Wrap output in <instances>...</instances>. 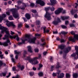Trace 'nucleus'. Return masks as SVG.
I'll list each match as a JSON object with an SVG mask.
<instances>
[{
	"mask_svg": "<svg viewBox=\"0 0 78 78\" xmlns=\"http://www.w3.org/2000/svg\"><path fill=\"white\" fill-rule=\"evenodd\" d=\"M41 56V54H39L38 57H36L33 58H31L30 57H28L27 58V59L29 60L30 62H32L33 61H34L35 60L37 59H39Z\"/></svg>",
	"mask_w": 78,
	"mask_h": 78,
	"instance_id": "obj_6",
	"label": "nucleus"
},
{
	"mask_svg": "<svg viewBox=\"0 0 78 78\" xmlns=\"http://www.w3.org/2000/svg\"><path fill=\"white\" fill-rule=\"evenodd\" d=\"M66 78H69V73H66Z\"/></svg>",
	"mask_w": 78,
	"mask_h": 78,
	"instance_id": "obj_47",
	"label": "nucleus"
},
{
	"mask_svg": "<svg viewBox=\"0 0 78 78\" xmlns=\"http://www.w3.org/2000/svg\"><path fill=\"white\" fill-rule=\"evenodd\" d=\"M12 70H13V71H16V70H17L16 68L14 67L12 68Z\"/></svg>",
	"mask_w": 78,
	"mask_h": 78,
	"instance_id": "obj_48",
	"label": "nucleus"
},
{
	"mask_svg": "<svg viewBox=\"0 0 78 78\" xmlns=\"http://www.w3.org/2000/svg\"><path fill=\"white\" fill-rule=\"evenodd\" d=\"M50 1L52 5H53L54 4H56V0H50Z\"/></svg>",
	"mask_w": 78,
	"mask_h": 78,
	"instance_id": "obj_21",
	"label": "nucleus"
},
{
	"mask_svg": "<svg viewBox=\"0 0 78 78\" xmlns=\"http://www.w3.org/2000/svg\"><path fill=\"white\" fill-rule=\"evenodd\" d=\"M52 75L53 76H56V73H53L52 74Z\"/></svg>",
	"mask_w": 78,
	"mask_h": 78,
	"instance_id": "obj_58",
	"label": "nucleus"
},
{
	"mask_svg": "<svg viewBox=\"0 0 78 78\" xmlns=\"http://www.w3.org/2000/svg\"><path fill=\"white\" fill-rule=\"evenodd\" d=\"M29 73L30 76H33V75H34V72H30V73Z\"/></svg>",
	"mask_w": 78,
	"mask_h": 78,
	"instance_id": "obj_49",
	"label": "nucleus"
},
{
	"mask_svg": "<svg viewBox=\"0 0 78 78\" xmlns=\"http://www.w3.org/2000/svg\"><path fill=\"white\" fill-rule=\"evenodd\" d=\"M27 54V51H24V55H23V56L24 57H25V55Z\"/></svg>",
	"mask_w": 78,
	"mask_h": 78,
	"instance_id": "obj_38",
	"label": "nucleus"
},
{
	"mask_svg": "<svg viewBox=\"0 0 78 78\" xmlns=\"http://www.w3.org/2000/svg\"><path fill=\"white\" fill-rule=\"evenodd\" d=\"M64 53H69V48L65 49L63 51Z\"/></svg>",
	"mask_w": 78,
	"mask_h": 78,
	"instance_id": "obj_19",
	"label": "nucleus"
},
{
	"mask_svg": "<svg viewBox=\"0 0 78 78\" xmlns=\"http://www.w3.org/2000/svg\"><path fill=\"white\" fill-rule=\"evenodd\" d=\"M50 61H53V57H51L50 58Z\"/></svg>",
	"mask_w": 78,
	"mask_h": 78,
	"instance_id": "obj_62",
	"label": "nucleus"
},
{
	"mask_svg": "<svg viewBox=\"0 0 78 78\" xmlns=\"http://www.w3.org/2000/svg\"><path fill=\"white\" fill-rule=\"evenodd\" d=\"M73 77L75 78H76L78 77V74L75 73L73 74Z\"/></svg>",
	"mask_w": 78,
	"mask_h": 78,
	"instance_id": "obj_26",
	"label": "nucleus"
},
{
	"mask_svg": "<svg viewBox=\"0 0 78 78\" xmlns=\"http://www.w3.org/2000/svg\"><path fill=\"white\" fill-rule=\"evenodd\" d=\"M23 19L24 22H27V20H26V19H25V18H23Z\"/></svg>",
	"mask_w": 78,
	"mask_h": 78,
	"instance_id": "obj_63",
	"label": "nucleus"
},
{
	"mask_svg": "<svg viewBox=\"0 0 78 78\" xmlns=\"http://www.w3.org/2000/svg\"><path fill=\"white\" fill-rule=\"evenodd\" d=\"M31 11L33 13H34V14H35V13H36L37 12V11L36 10H32Z\"/></svg>",
	"mask_w": 78,
	"mask_h": 78,
	"instance_id": "obj_36",
	"label": "nucleus"
},
{
	"mask_svg": "<svg viewBox=\"0 0 78 78\" xmlns=\"http://www.w3.org/2000/svg\"><path fill=\"white\" fill-rule=\"evenodd\" d=\"M0 30H2L1 33H3L4 31H5L6 34L5 35V37H3V39L4 40H6V41L4 43H2L0 42V45H3L4 46H8V43L10 42L9 38V31H6L7 30V28L1 25H0Z\"/></svg>",
	"mask_w": 78,
	"mask_h": 78,
	"instance_id": "obj_1",
	"label": "nucleus"
},
{
	"mask_svg": "<svg viewBox=\"0 0 78 78\" xmlns=\"http://www.w3.org/2000/svg\"><path fill=\"white\" fill-rule=\"evenodd\" d=\"M40 21L39 20H37L36 22V23L37 25H39L40 24Z\"/></svg>",
	"mask_w": 78,
	"mask_h": 78,
	"instance_id": "obj_46",
	"label": "nucleus"
},
{
	"mask_svg": "<svg viewBox=\"0 0 78 78\" xmlns=\"http://www.w3.org/2000/svg\"><path fill=\"white\" fill-rule=\"evenodd\" d=\"M35 36L36 37H40V36H41V34H35Z\"/></svg>",
	"mask_w": 78,
	"mask_h": 78,
	"instance_id": "obj_32",
	"label": "nucleus"
},
{
	"mask_svg": "<svg viewBox=\"0 0 78 78\" xmlns=\"http://www.w3.org/2000/svg\"><path fill=\"white\" fill-rule=\"evenodd\" d=\"M57 66H56V69H59L61 66H59V63L57 62Z\"/></svg>",
	"mask_w": 78,
	"mask_h": 78,
	"instance_id": "obj_25",
	"label": "nucleus"
},
{
	"mask_svg": "<svg viewBox=\"0 0 78 78\" xmlns=\"http://www.w3.org/2000/svg\"><path fill=\"white\" fill-rule=\"evenodd\" d=\"M61 72V71L60 70H58L57 71V74H58V78H63V77H64V74L63 73H60V76H59V73H60Z\"/></svg>",
	"mask_w": 78,
	"mask_h": 78,
	"instance_id": "obj_9",
	"label": "nucleus"
},
{
	"mask_svg": "<svg viewBox=\"0 0 78 78\" xmlns=\"http://www.w3.org/2000/svg\"><path fill=\"white\" fill-rule=\"evenodd\" d=\"M16 9H12L10 10V11H11L12 12V15L13 17L15 18H19V14L17 12V10L20 9V7L19 6H16Z\"/></svg>",
	"mask_w": 78,
	"mask_h": 78,
	"instance_id": "obj_3",
	"label": "nucleus"
},
{
	"mask_svg": "<svg viewBox=\"0 0 78 78\" xmlns=\"http://www.w3.org/2000/svg\"><path fill=\"white\" fill-rule=\"evenodd\" d=\"M50 9L51 11H53L55 10V8L53 6L51 8H50Z\"/></svg>",
	"mask_w": 78,
	"mask_h": 78,
	"instance_id": "obj_39",
	"label": "nucleus"
},
{
	"mask_svg": "<svg viewBox=\"0 0 78 78\" xmlns=\"http://www.w3.org/2000/svg\"><path fill=\"white\" fill-rule=\"evenodd\" d=\"M69 23V21H65V25H67Z\"/></svg>",
	"mask_w": 78,
	"mask_h": 78,
	"instance_id": "obj_61",
	"label": "nucleus"
},
{
	"mask_svg": "<svg viewBox=\"0 0 78 78\" xmlns=\"http://www.w3.org/2000/svg\"><path fill=\"white\" fill-rule=\"evenodd\" d=\"M9 20H13V18H12V16H10L9 17Z\"/></svg>",
	"mask_w": 78,
	"mask_h": 78,
	"instance_id": "obj_31",
	"label": "nucleus"
},
{
	"mask_svg": "<svg viewBox=\"0 0 78 78\" xmlns=\"http://www.w3.org/2000/svg\"><path fill=\"white\" fill-rule=\"evenodd\" d=\"M52 23L55 25H57V24H58V22H57L56 20H55L52 22Z\"/></svg>",
	"mask_w": 78,
	"mask_h": 78,
	"instance_id": "obj_24",
	"label": "nucleus"
},
{
	"mask_svg": "<svg viewBox=\"0 0 78 78\" xmlns=\"http://www.w3.org/2000/svg\"><path fill=\"white\" fill-rule=\"evenodd\" d=\"M56 21L57 22H58V23H59V22H61V20H60V19L59 18H57L56 20Z\"/></svg>",
	"mask_w": 78,
	"mask_h": 78,
	"instance_id": "obj_28",
	"label": "nucleus"
},
{
	"mask_svg": "<svg viewBox=\"0 0 78 78\" xmlns=\"http://www.w3.org/2000/svg\"><path fill=\"white\" fill-rule=\"evenodd\" d=\"M6 25H7V27H8L11 26L12 27L13 29L14 28H15L16 27V25H15L13 22H9L8 20L6 21Z\"/></svg>",
	"mask_w": 78,
	"mask_h": 78,
	"instance_id": "obj_7",
	"label": "nucleus"
},
{
	"mask_svg": "<svg viewBox=\"0 0 78 78\" xmlns=\"http://www.w3.org/2000/svg\"><path fill=\"white\" fill-rule=\"evenodd\" d=\"M27 6V5L25 4H23V5L20 7V9H22V10H24L25 9V8Z\"/></svg>",
	"mask_w": 78,
	"mask_h": 78,
	"instance_id": "obj_15",
	"label": "nucleus"
},
{
	"mask_svg": "<svg viewBox=\"0 0 78 78\" xmlns=\"http://www.w3.org/2000/svg\"><path fill=\"white\" fill-rule=\"evenodd\" d=\"M50 9V7H45L44 8V10L46 11V14L44 16L45 18L47 19L48 20H51V13L48 12V11H49Z\"/></svg>",
	"mask_w": 78,
	"mask_h": 78,
	"instance_id": "obj_4",
	"label": "nucleus"
},
{
	"mask_svg": "<svg viewBox=\"0 0 78 78\" xmlns=\"http://www.w3.org/2000/svg\"><path fill=\"white\" fill-rule=\"evenodd\" d=\"M35 52H38V51H39V49H35Z\"/></svg>",
	"mask_w": 78,
	"mask_h": 78,
	"instance_id": "obj_55",
	"label": "nucleus"
},
{
	"mask_svg": "<svg viewBox=\"0 0 78 78\" xmlns=\"http://www.w3.org/2000/svg\"><path fill=\"white\" fill-rule=\"evenodd\" d=\"M36 3L37 4H40L41 6H44L45 5V3L44 1L41 0H37L36 1Z\"/></svg>",
	"mask_w": 78,
	"mask_h": 78,
	"instance_id": "obj_8",
	"label": "nucleus"
},
{
	"mask_svg": "<svg viewBox=\"0 0 78 78\" xmlns=\"http://www.w3.org/2000/svg\"><path fill=\"white\" fill-rule=\"evenodd\" d=\"M61 33L62 34H67V33L64 31H62V32H61Z\"/></svg>",
	"mask_w": 78,
	"mask_h": 78,
	"instance_id": "obj_44",
	"label": "nucleus"
},
{
	"mask_svg": "<svg viewBox=\"0 0 78 78\" xmlns=\"http://www.w3.org/2000/svg\"><path fill=\"white\" fill-rule=\"evenodd\" d=\"M61 19L63 20H66V19H69V17L67 16H62Z\"/></svg>",
	"mask_w": 78,
	"mask_h": 78,
	"instance_id": "obj_20",
	"label": "nucleus"
},
{
	"mask_svg": "<svg viewBox=\"0 0 78 78\" xmlns=\"http://www.w3.org/2000/svg\"><path fill=\"white\" fill-rule=\"evenodd\" d=\"M35 17H38V13L37 12L35 13Z\"/></svg>",
	"mask_w": 78,
	"mask_h": 78,
	"instance_id": "obj_45",
	"label": "nucleus"
},
{
	"mask_svg": "<svg viewBox=\"0 0 78 78\" xmlns=\"http://www.w3.org/2000/svg\"><path fill=\"white\" fill-rule=\"evenodd\" d=\"M22 24L21 23H20L18 25V28H20V27H22Z\"/></svg>",
	"mask_w": 78,
	"mask_h": 78,
	"instance_id": "obj_35",
	"label": "nucleus"
},
{
	"mask_svg": "<svg viewBox=\"0 0 78 78\" xmlns=\"http://www.w3.org/2000/svg\"><path fill=\"white\" fill-rule=\"evenodd\" d=\"M18 67L20 68V70L22 71L24 69H25V66L23 65L21 66L20 65H19L18 66Z\"/></svg>",
	"mask_w": 78,
	"mask_h": 78,
	"instance_id": "obj_14",
	"label": "nucleus"
},
{
	"mask_svg": "<svg viewBox=\"0 0 78 78\" xmlns=\"http://www.w3.org/2000/svg\"><path fill=\"white\" fill-rule=\"evenodd\" d=\"M74 17H75V18H77V17H78V15H77V14H75L74 16Z\"/></svg>",
	"mask_w": 78,
	"mask_h": 78,
	"instance_id": "obj_57",
	"label": "nucleus"
},
{
	"mask_svg": "<svg viewBox=\"0 0 78 78\" xmlns=\"http://www.w3.org/2000/svg\"><path fill=\"white\" fill-rule=\"evenodd\" d=\"M71 48H72L70 47H69V51H70L71 50Z\"/></svg>",
	"mask_w": 78,
	"mask_h": 78,
	"instance_id": "obj_64",
	"label": "nucleus"
},
{
	"mask_svg": "<svg viewBox=\"0 0 78 78\" xmlns=\"http://www.w3.org/2000/svg\"><path fill=\"white\" fill-rule=\"evenodd\" d=\"M66 47V45L62 44L58 46V48H60L61 50H63L64 48V47Z\"/></svg>",
	"mask_w": 78,
	"mask_h": 78,
	"instance_id": "obj_18",
	"label": "nucleus"
},
{
	"mask_svg": "<svg viewBox=\"0 0 78 78\" xmlns=\"http://www.w3.org/2000/svg\"><path fill=\"white\" fill-rule=\"evenodd\" d=\"M11 60L13 62H14V63H16V62H15V59H14V58H12Z\"/></svg>",
	"mask_w": 78,
	"mask_h": 78,
	"instance_id": "obj_42",
	"label": "nucleus"
},
{
	"mask_svg": "<svg viewBox=\"0 0 78 78\" xmlns=\"http://www.w3.org/2000/svg\"><path fill=\"white\" fill-rule=\"evenodd\" d=\"M69 26L70 27H75V25L73 24H70Z\"/></svg>",
	"mask_w": 78,
	"mask_h": 78,
	"instance_id": "obj_41",
	"label": "nucleus"
},
{
	"mask_svg": "<svg viewBox=\"0 0 78 78\" xmlns=\"http://www.w3.org/2000/svg\"><path fill=\"white\" fill-rule=\"evenodd\" d=\"M54 68V66H51V68L50 71H53V69Z\"/></svg>",
	"mask_w": 78,
	"mask_h": 78,
	"instance_id": "obj_40",
	"label": "nucleus"
},
{
	"mask_svg": "<svg viewBox=\"0 0 78 78\" xmlns=\"http://www.w3.org/2000/svg\"><path fill=\"white\" fill-rule=\"evenodd\" d=\"M70 33L72 35H74V38H72V37H69V41L74 42H75L76 39L78 40V35L75 34V33L74 31H72Z\"/></svg>",
	"mask_w": 78,
	"mask_h": 78,
	"instance_id": "obj_5",
	"label": "nucleus"
},
{
	"mask_svg": "<svg viewBox=\"0 0 78 78\" xmlns=\"http://www.w3.org/2000/svg\"><path fill=\"white\" fill-rule=\"evenodd\" d=\"M6 14L7 15H8V16H9L10 15V13L9 12H6Z\"/></svg>",
	"mask_w": 78,
	"mask_h": 78,
	"instance_id": "obj_52",
	"label": "nucleus"
},
{
	"mask_svg": "<svg viewBox=\"0 0 78 78\" xmlns=\"http://www.w3.org/2000/svg\"><path fill=\"white\" fill-rule=\"evenodd\" d=\"M3 62L1 60H0V69L1 66H2V65H3Z\"/></svg>",
	"mask_w": 78,
	"mask_h": 78,
	"instance_id": "obj_34",
	"label": "nucleus"
},
{
	"mask_svg": "<svg viewBox=\"0 0 78 78\" xmlns=\"http://www.w3.org/2000/svg\"><path fill=\"white\" fill-rule=\"evenodd\" d=\"M43 30L44 33H48L49 32V30H46V28H47V27H44L43 28Z\"/></svg>",
	"mask_w": 78,
	"mask_h": 78,
	"instance_id": "obj_16",
	"label": "nucleus"
},
{
	"mask_svg": "<svg viewBox=\"0 0 78 78\" xmlns=\"http://www.w3.org/2000/svg\"><path fill=\"white\" fill-rule=\"evenodd\" d=\"M28 49V51H29V52H30V53H32L33 51H32L31 47L30 46H28L27 47Z\"/></svg>",
	"mask_w": 78,
	"mask_h": 78,
	"instance_id": "obj_17",
	"label": "nucleus"
},
{
	"mask_svg": "<svg viewBox=\"0 0 78 78\" xmlns=\"http://www.w3.org/2000/svg\"><path fill=\"white\" fill-rule=\"evenodd\" d=\"M76 12V11L72 10L71 11V13L72 15H74L75 13Z\"/></svg>",
	"mask_w": 78,
	"mask_h": 78,
	"instance_id": "obj_27",
	"label": "nucleus"
},
{
	"mask_svg": "<svg viewBox=\"0 0 78 78\" xmlns=\"http://www.w3.org/2000/svg\"><path fill=\"white\" fill-rule=\"evenodd\" d=\"M34 3H30V6L31 7H34Z\"/></svg>",
	"mask_w": 78,
	"mask_h": 78,
	"instance_id": "obj_33",
	"label": "nucleus"
},
{
	"mask_svg": "<svg viewBox=\"0 0 78 78\" xmlns=\"http://www.w3.org/2000/svg\"><path fill=\"white\" fill-rule=\"evenodd\" d=\"M47 53V51H44L43 52V55L44 56H45V55H46V54Z\"/></svg>",
	"mask_w": 78,
	"mask_h": 78,
	"instance_id": "obj_50",
	"label": "nucleus"
},
{
	"mask_svg": "<svg viewBox=\"0 0 78 78\" xmlns=\"http://www.w3.org/2000/svg\"><path fill=\"white\" fill-rule=\"evenodd\" d=\"M38 75L40 76H42L43 75V73L40 72L38 74Z\"/></svg>",
	"mask_w": 78,
	"mask_h": 78,
	"instance_id": "obj_29",
	"label": "nucleus"
},
{
	"mask_svg": "<svg viewBox=\"0 0 78 78\" xmlns=\"http://www.w3.org/2000/svg\"><path fill=\"white\" fill-rule=\"evenodd\" d=\"M18 35H16L12 37L11 36H10V34H9V37L11 39H12V38L15 39L16 37V39L17 41H19V37H18Z\"/></svg>",
	"mask_w": 78,
	"mask_h": 78,
	"instance_id": "obj_11",
	"label": "nucleus"
},
{
	"mask_svg": "<svg viewBox=\"0 0 78 78\" xmlns=\"http://www.w3.org/2000/svg\"><path fill=\"white\" fill-rule=\"evenodd\" d=\"M39 67H40L41 68V67H42V66H43V65L41 64H39Z\"/></svg>",
	"mask_w": 78,
	"mask_h": 78,
	"instance_id": "obj_56",
	"label": "nucleus"
},
{
	"mask_svg": "<svg viewBox=\"0 0 78 78\" xmlns=\"http://www.w3.org/2000/svg\"><path fill=\"white\" fill-rule=\"evenodd\" d=\"M2 74L3 76H6V73H2Z\"/></svg>",
	"mask_w": 78,
	"mask_h": 78,
	"instance_id": "obj_43",
	"label": "nucleus"
},
{
	"mask_svg": "<svg viewBox=\"0 0 78 78\" xmlns=\"http://www.w3.org/2000/svg\"><path fill=\"white\" fill-rule=\"evenodd\" d=\"M61 42L62 43V42H64L65 41H64V39H61L60 40Z\"/></svg>",
	"mask_w": 78,
	"mask_h": 78,
	"instance_id": "obj_51",
	"label": "nucleus"
},
{
	"mask_svg": "<svg viewBox=\"0 0 78 78\" xmlns=\"http://www.w3.org/2000/svg\"><path fill=\"white\" fill-rule=\"evenodd\" d=\"M10 75H11V73H9V74L6 76V78H9V77Z\"/></svg>",
	"mask_w": 78,
	"mask_h": 78,
	"instance_id": "obj_60",
	"label": "nucleus"
},
{
	"mask_svg": "<svg viewBox=\"0 0 78 78\" xmlns=\"http://www.w3.org/2000/svg\"><path fill=\"white\" fill-rule=\"evenodd\" d=\"M63 9L61 8H59L57 10H56L55 12V14H59L60 13H61V12L62 11Z\"/></svg>",
	"mask_w": 78,
	"mask_h": 78,
	"instance_id": "obj_10",
	"label": "nucleus"
},
{
	"mask_svg": "<svg viewBox=\"0 0 78 78\" xmlns=\"http://www.w3.org/2000/svg\"><path fill=\"white\" fill-rule=\"evenodd\" d=\"M36 39V38L34 37V38H31L30 37V36L29 35H26L25 36V40L23 39H22V42H19L18 43V45H21L22 44H24L25 42L26 41H27L29 42L30 43H33L34 44L35 43V41Z\"/></svg>",
	"mask_w": 78,
	"mask_h": 78,
	"instance_id": "obj_2",
	"label": "nucleus"
},
{
	"mask_svg": "<svg viewBox=\"0 0 78 78\" xmlns=\"http://www.w3.org/2000/svg\"><path fill=\"white\" fill-rule=\"evenodd\" d=\"M76 53H74L73 54L71 55V56H76Z\"/></svg>",
	"mask_w": 78,
	"mask_h": 78,
	"instance_id": "obj_37",
	"label": "nucleus"
},
{
	"mask_svg": "<svg viewBox=\"0 0 78 78\" xmlns=\"http://www.w3.org/2000/svg\"><path fill=\"white\" fill-rule=\"evenodd\" d=\"M25 17L27 18V19L28 20L30 19V15L28 14H26L25 15Z\"/></svg>",
	"mask_w": 78,
	"mask_h": 78,
	"instance_id": "obj_22",
	"label": "nucleus"
},
{
	"mask_svg": "<svg viewBox=\"0 0 78 78\" xmlns=\"http://www.w3.org/2000/svg\"><path fill=\"white\" fill-rule=\"evenodd\" d=\"M0 57H1V59H3V55L1 54V55H0Z\"/></svg>",
	"mask_w": 78,
	"mask_h": 78,
	"instance_id": "obj_54",
	"label": "nucleus"
},
{
	"mask_svg": "<svg viewBox=\"0 0 78 78\" xmlns=\"http://www.w3.org/2000/svg\"><path fill=\"white\" fill-rule=\"evenodd\" d=\"M15 54H16L15 56V58L16 59H18V56H19V55L20 54V52H17V51H14Z\"/></svg>",
	"mask_w": 78,
	"mask_h": 78,
	"instance_id": "obj_13",
	"label": "nucleus"
},
{
	"mask_svg": "<svg viewBox=\"0 0 78 78\" xmlns=\"http://www.w3.org/2000/svg\"><path fill=\"white\" fill-rule=\"evenodd\" d=\"M34 61H33L32 62H30V63H31L32 64H33V65L34 64V65H35V64H38V63L39 62H38V61H37V60H36L34 62H34Z\"/></svg>",
	"mask_w": 78,
	"mask_h": 78,
	"instance_id": "obj_23",
	"label": "nucleus"
},
{
	"mask_svg": "<svg viewBox=\"0 0 78 78\" xmlns=\"http://www.w3.org/2000/svg\"><path fill=\"white\" fill-rule=\"evenodd\" d=\"M61 27L63 29H65V28H67L66 26H65L64 25H62L61 26Z\"/></svg>",
	"mask_w": 78,
	"mask_h": 78,
	"instance_id": "obj_30",
	"label": "nucleus"
},
{
	"mask_svg": "<svg viewBox=\"0 0 78 78\" xmlns=\"http://www.w3.org/2000/svg\"><path fill=\"white\" fill-rule=\"evenodd\" d=\"M46 44V42H44L43 44H41V46H44V45H45Z\"/></svg>",
	"mask_w": 78,
	"mask_h": 78,
	"instance_id": "obj_53",
	"label": "nucleus"
},
{
	"mask_svg": "<svg viewBox=\"0 0 78 78\" xmlns=\"http://www.w3.org/2000/svg\"><path fill=\"white\" fill-rule=\"evenodd\" d=\"M6 17V15L5 14H3L2 16H0V22H2V20H3V18H5Z\"/></svg>",
	"mask_w": 78,
	"mask_h": 78,
	"instance_id": "obj_12",
	"label": "nucleus"
},
{
	"mask_svg": "<svg viewBox=\"0 0 78 78\" xmlns=\"http://www.w3.org/2000/svg\"><path fill=\"white\" fill-rule=\"evenodd\" d=\"M53 34H58V31H53Z\"/></svg>",
	"mask_w": 78,
	"mask_h": 78,
	"instance_id": "obj_59",
	"label": "nucleus"
}]
</instances>
